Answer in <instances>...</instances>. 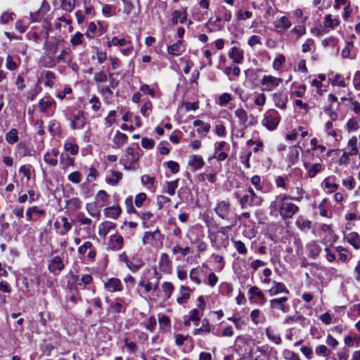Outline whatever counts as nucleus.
<instances>
[{
    "label": "nucleus",
    "instance_id": "obj_1",
    "mask_svg": "<svg viewBox=\"0 0 360 360\" xmlns=\"http://www.w3.org/2000/svg\"><path fill=\"white\" fill-rule=\"evenodd\" d=\"M300 199L299 197H292L285 193H280L276 195L274 200L270 203L271 213H278L283 219H290L300 210L299 207L290 201H300Z\"/></svg>",
    "mask_w": 360,
    "mask_h": 360
},
{
    "label": "nucleus",
    "instance_id": "obj_2",
    "mask_svg": "<svg viewBox=\"0 0 360 360\" xmlns=\"http://www.w3.org/2000/svg\"><path fill=\"white\" fill-rule=\"evenodd\" d=\"M234 196L238 200L240 208L243 210L251 207H259L263 202L262 198L257 195L251 187L248 188L246 194L240 195L238 192H235Z\"/></svg>",
    "mask_w": 360,
    "mask_h": 360
},
{
    "label": "nucleus",
    "instance_id": "obj_3",
    "mask_svg": "<svg viewBox=\"0 0 360 360\" xmlns=\"http://www.w3.org/2000/svg\"><path fill=\"white\" fill-rule=\"evenodd\" d=\"M139 153L135 151L133 147H128L125 150V154L121 157L120 162L124 166V169H134V165L139 162Z\"/></svg>",
    "mask_w": 360,
    "mask_h": 360
},
{
    "label": "nucleus",
    "instance_id": "obj_4",
    "mask_svg": "<svg viewBox=\"0 0 360 360\" xmlns=\"http://www.w3.org/2000/svg\"><path fill=\"white\" fill-rule=\"evenodd\" d=\"M280 119V115L276 110H270L265 113L262 124L269 130L273 131L278 125Z\"/></svg>",
    "mask_w": 360,
    "mask_h": 360
},
{
    "label": "nucleus",
    "instance_id": "obj_5",
    "mask_svg": "<svg viewBox=\"0 0 360 360\" xmlns=\"http://www.w3.org/2000/svg\"><path fill=\"white\" fill-rule=\"evenodd\" d=\"M164 238V235L160 233V231L157 228L154 231H146L143 234L142 241L143 245H151L153 246H158L162 244Z\"/></svg>",
    "mask_w": 360,
    "mask_h": 360
},
{
    "label": "nucleus",
    "instance_id": "obj_6",
    "mask_svg": "<svg viewBox=\"0 0 360 360\" xmlns=\"http://www.w3.org/2000/svg\"><path fill=\"white\" fill-rule=\"evenodd\" d=\"M39 108L41 112L46 115V116L51 117L55 112L56 103L52 98L46 96L39 101Z\"/></svg>",
    "mask_w": 360,
    "mask_h": 360
},
{
    "label": "nucleus",
    "instance_id": "obj_7",
    "mask_svg": "<svg viewBox=\"0 0 360 360\" xmlns=\"http://www.w3.org/2000/svg\"><path fill=\"white\" fill-rule=\"evenodd\" d=\"M282 81L281 78L272 75H264L260 80V84L263 91H271L274 90Z\"/></svg>",
    "mask_w": 360,
    "mask_h": 360
},
{
    "label": "nucleus",
    "instance_id": "obj_8",
    "mask_svg": "<svg viewBox=\"0 0 360 360\" xmlns=\"http://www.w3.org/2000/svg\"><path fill=\"white\" fill-rule=\"evenodd\" d=\"M64 268L63 259L60 256H54L48 264L49 271L55 275L59 274Z\"/></svg>",
    "mask_w": 360,
    "mask_h": 360
},
{
    "label": "nucleus",
    "instance_id": "obj_9",
    "mask_svg": "<svg viewBox=\"0 0 360 360\" xmlns=\"http://www.w3.org/2000/svg\"><path fill=\"white\" fill-rule=\"evenodd\" d=\"M288 300V298L287 297L272 299L269 301L270 307L272 309H277L283 313H288L290 311V306L286 304Z\"/></svg>",
    "mask_w": 360,
    "mask_h": 360
},
{
    "label": "nucleus",
    "instance_id": "obj_10",
    "mask_svg": "<svg viewBox=\"0 0 360 360\" xmlns=\"http://www.w3.org/2000/svg\"><path fill=\"white\" fill-rule=\"evenodd\" d=\"M231 205L228 201L222 200L217 203L214 211L222 219H228Z\"/></svg>",
    "mask_w": 360,
    "mask_h": 360
},
{
    "label": "nucleus",
    "instance_id": "obj_11",
    "mask_svg": "<svg viewBox=\"0 0 360 360\" xmlns=\"http://www.w3.org/2000/svg\"><path fill=\"white\" fill-rule=\"evenodd\" d=\"M86 124V118L82 111L78 110L74 113L72 120L70 122V127L72 129H82Z\"/></svg>",
    "mask_w": 360,
    "mask_h": 360
},
{
    "label": "nucleus",
    "instance_id": "obj_12",
    "mask_svg": "<svg viewBox=\"0 0 360 360\" xmlns=\"http://www.w3.org/2000/svg\"><path fill=\"white\" fill-rule=\"evenodd\" d=\"M104 287L110 292L121 291L123 288L121 281L117 278H108L104 283Z\"/></svg>",
    "mask_w": 360,
    "mask_h": 360
},
{
    "label": "nucleus",
    "instance_id": "obj_13",
    "mask_svg": "<svg viewBox=\"0 0 360 360\" xmlns=\"http://www.w3.org/2000/svg\"><path fill=\"white\" fill-rule=\"evenodd\" d=\"M273 98L275 105L282 110L286 108V103L288 101V98L286 94L284 92H276L273 94Z\"/></svg>",
    "mask_w": 360,
    "mask_h": 360
},
{
    "label": "nucleus",
    "instance_id": "obj_14",
    "mask_svg": "<svg viewBox=\"0 0 360 360\" xmlns=\"http://www.w3.org/2000/svg\"><path fill=\"white\" fill-rule=\"evenodd\" d=\"M15 155L17 158H22L26 156H30L31 149L30 147L24 142H20L17 143L15 148Z\"/></svg>",
    "mask_w": 360,
    "mask_h": 360
},
{
    "label": "nucleus",
    "instance_id": "obj_15",
    "mask_svg": "<svg viewBox=\"0 0 360 360\" xmlns=\"http://www.w3.org/2000/svg\"><path fill=\"white\" fill-rule=\"evenodd\" d=\"M160 269L162 271L166 274H169L172 271V262L169 259V255L167 253H162L159 261Z\"/></svg>",
    "mask_w": 360,
    "mask_h": 360
},
{
    "label": "nucleus",
    "instance_id": "obj_16",
    "mask_svg": "<svg viewBox=\"0 0 360 360\" xmlns=\"http://www.w3.org/2000/svg\"><path fill=\"white\" fill-rule=\"evenodd\" d=\"M268 292L271 296H274L280 293L290 294V291L283 283L276 282L275 281H273V286L268 290Z\"/></svg>",
    "mask_w": 360,
    "mask_h": 360
},
{
    "label": "nucleus",
    "instance_id": "obj_17",
    "mask_svg": "<svg viewBox=\"0 0 360 360\" xmlns=\"http://www.w3.org/2000/svg\"><path fill=\"white\" fill-rule=\"evenodd\" d=\"M324 189L326 193H331L338 189L336 178L335 176H330L326 178L323 182Z\"/></svg>",
    "mask_w": 360,
    "mask_h": 360
},
{
    "label": "nucleus",
    "instance_id": "obj_18",
    "mask_svg": "<svg viewBox=\"0 0 360 360\" xmlns=\"http://www.w3.org/2000/svg\"><path fill=\"white\" fill-rule=\"evenodd\" d=\"M49 10V6L46 1H44L41 8L34 13H30V18L32 22H38L44 17L46 13Z\"/></svg>",
    "mask_w": 360,
    "mask_h": 360
},
{
    "label": "nucleus",
    "instance_id": "obj_19",
    "mask_svg": "<svg viewBox=\"0 0 360 360\" xmlns=\"http://www.w3.org/2000/svg\"><path fill=\"white\" fill-rule=\"evenodd\" d=\"M300 148L297 146H293L290 148L288 154V160L289 162L288 166L290 167L297 163L299 159Z\"/></svg>",
    "mask_w": 360,
    "mask_h": 360
},
{
    "label": "nucleus",
    "instance_id": "obj_20",
    "mask_svg": "<svg viewBox=\"0 0 360 360\" xmlns=\"http://www.w3.org/2000/svg\"><path fill=\"white\" fill-rule=\"evenodd\" d=\"M229 56L235 63L240 64L243 60V51L237 47H232Z\"/></svg>",
    "mask_w": 360,
    "mask_h": 360
},
{
    "label": "nucleus",
    "instance_id": "obj_21",
    "mask_svg": "<svg viewBox=\"0 0 360 360\" xmlns=\"http://www.w3.org/2000/svg\"><path fill=\"white\" fill-rule=\"evenodd\" d=\"M304 168L307 170V176L310 178L314 177L322 170V165L320 163L311 165L309 163L304 164Z\"/></svg>",
    "mask_w": 360,
    "mask_h": 360
},
{
    "label": "nucleus",
    "instance_id": "obj_22",
    "mask_svg": "<svg viewBox=\"0 0 360 360\" xmlns=\"http://www.w3.org/2000/svg\"><path fill=\"white\" fill-rule=\"evenodd\" d=\"M184 51L182 41H178L167 47V52L172 56H179Z\"/></svg>",
    "mask_w": 360,
    "mask_h": 360
},
{
    "label": "nucleus",
    "instance_id": "obj_23",
    "mask_svg": "<svg viewBox=\"0 0 360 360\" xmlns=\"http://www.w3.org/2000/svg\"><path fill=\"white\" fill-rule=\"evenodd\" d=\"M188 165L192 167L194 170H198L204 165V160L200 155H192L189 158Z\"/></svg>",
    "mask_w": 360,
    "mask_h": 360
},
{
    "label": "nucleus",
    "instance_id": "obj_24",
    "mask_svg": "<svg viewBox=\"0 0 360 360\" xmlns=\"http://www.w3.org/2000/svg\"><path fill=\"white\" fill-rule=\"evenodd\" d=\"M345 239L351 244L355 249L360 248V237L356 232H351L348 235L345 236Z\"/></svg>",
    "mask_w": 360,
    "mask_h": 360
},
{
    "label": "nucleus",
    "instance_id": "obj_25",
    "mask_svg": "<svg viewBox=\"0 0 360 360\" xmlns=\"http://www.w3.org/2000/svg\"><path fill=\"white\" fill-rule=\"evenodd\" d=\"M186 20V11L184 10L183 12L179 10H174L172 13V22L173 24H177L179 21L181 24H183Z\"/></svg>",
    "mask_w": 360,
    "mask_h": 360
},
{
    "label": "nucleus",
    "instance_id": "obj_26",
    "mask_svg": "<svg viewBox=\"0 0 360 360\" xmlns=\"http://www.w3.org/2000/svg\"><path fill=\"white\" fill-rule=\"evenodd\" d=\"M127 140L128 136L125 134L117 131L113 137L112 142L116 146V148H120L127 143Z\"/></svg>",
    "mask_w": 360,
    "mask_h": 360
},
{
    "label": "nucleus",
    "instance_id": "obj_27",
    "mask_svg": "<svg viewBox=\"0 0 360 360\" xmlns=\"http://www.w3.org/2000/svg\"><path fill=\"white\" fill-rule=\"evenodd\" d=\"M265 333L268 339L274 342L276 345H280L282 342L281 338L278 333H277L273 328H266L265 330Z\"/></svg>",
    "mask_w": 360,
    "mask_h": 360
},
{
    "label": "nucleus",
    "instance_id": "obj_28",
    "mask_svg": "<svg viewBox=\"0 0 360 360\" xmlns=\"http://www.w3.org/2000/svg\"><path fill=\"white\" fill-rule=\"evenodd\" d=\"M110 195L103 190H100L96 195V203L100 206L103 207L108 204V200Z\"/></svg>",
    "mask_w": 360,
    "mask_h": 360
},
{
    "label": "nucleus",
    "instance_id": "obj_29",
    "mask_svg": "<svg viewBox=\"0 0 360 360\" xmlns=\"http://www.w3.org/2000/svg\"><path fill=\"white\" fill-rule=\"evenodd\" d=\"M5 139L8 144L16 143L19 140L18 131L17 129L12 128L5 135Z\"/></svg>",
    "mask_w": 360,
    "mask_h": 360
},
{
    "label": "nucleus",
    "instance_id": "obj_30",
    "mask_svg": "<svg viewBox=\"0 0 360 360\" xmlns=\"http://www.w3.org/2000/svg\"><path fill=\"white\" fill-rule=\"evenodd\" d=\"M122 210L119 205L112 206L104 209V214L107 217L116 219L119 217Z\"/></svg>",
    "mask_w": 360,
    "mask_h": 360
},
{
    "label": "nucleus",
    "instance_id": "obj_31",
    "mask_svg": "<svg viewBox=\"0 0 360 360\" xmlns=\"http://www.w3.org/2000/svg\"><path fill=\"white\" fill-rule=\"evenodd\" d=\"M274 25L276 29L282 30H287L291 26V22L285 16L281 17L278 20L274 21Z\"/></svg>",
    "mask_w": 360,
    "mask_h": 360
},
{
    "label": "nucleus",
    "instance_id": "obj_32",
    "mask_svg": "<svg viewBox=\"0 0 360 360\" xmlns=\"http://www.w3.org/2000/svg\"><path fill=\"white\" fill-rule=\"evenodd\" d=\"M295 224L302 231L307 232L311 229V222L301 216L297 217Z\"/></svg>",
    "mask_w": 360,
    "mask_h": 360
},
{
    "label": "nucleus",
    "instance_id": "obj_33",
    "mask_svg": "<svg viewBox=\"0 0 360 360\" xmlns=\"http://www.w3.org/2000/svg\"><path fill=\"white\" fill-rule=\"evenodd\" d=\"M307 250L309 252V257L314 259L321 252L320 246L316 242H311L307 245Z\"/></svg>",
    "mask_w": 360,
    "mask_h": 360
},
{
    "label": "nucleus",
    "instance_id": "obj_34",
    "mask_svg": "<svg viewBox=\"0 0 360 360\" xmlns=\"http://www.w3.org/2000/svg\"><path fill=\"white\" fill-rule=\"evenodd\" d=\"M68 53V51L65 49H63L60 53L56 56V58H53L51 60H49V62H47L45 65L46 67L48 68H52L55 66L57 63H60V61H65V56Z\"/></svg>",
    "mask_w": 360,
    "mask_h": 360
},
{
    "label": "nucleus",
    "instance_id": "obj_35",
    "mask_svg": "<svg viewBox=\"0 0 360 360\" xmlns=\"http://www.w3.org/2000/svg\"><path fill=\"white\" fill-rule=\"evenodd\" d=\"M68 209L75 212L79 210L82 207V201L78 198H72L66 202Z\"/></svg>",
    "mask_w": 360,
    "mask_h": 360
},
{
    "label": "nucleus",
    "instance_id": "obj_36",
    "mask_svg": "<svg viewBox=\"0 0 360 360\" xmlns=\"http://www.w3.org/2000/svg\"><path fill=\"white\" fill-rule=\"evenodd\" d=\"M236 117L238 119L240 125H245L248 121V113L243 108H238L234 112Z\"/></svg>",
    "mask_w": 360,
    "mask_h": 360
},
{
    "label": "nucleus",
    "instance_id": "obj_37",
    "mask_svg": "<svg viewBox=\"0 0 360 360\" xmlns=\"http://www.w3.org/2000/svg\"><path fill=\"white\" fill-rule=\"evenodd\" d=\"M60 159V164L63 169H66L69 167L74 165V158L68 155L62 154Z\"/></svg>",
    "mask_w": 360,
    "mask_h": 360
},
{
    "label": "nucleus",
    "instance_id": "obj_38",
    "mask_svg": "<svg viewBox=\"0 0 360 360\" xmlns=\"http://www.w3.org/2000/svg\"><path fill=\"white\" fill-rule=\"evenodd\" d=\"M210 331V326L207 319H203L202 321V326L199 328H195L193 331V335H199L202 333H209Z\"/></svg>",
    "mask_w": 360,
    "mask_h": 360
},
{
    "label": "nucleus",
    "instance_id": "obj_39",
    "mask_svg": "<svg viewBox=\"0 0 360 360\" xmlns=\"http://www.w3.org/2000/svg\"><path fill=\"white\" fill-rule=\"evenodd\" d=\"M166 184L167 186L164 192L169 195H174L175 193V190L179 185V179H176L172 181H167Z\"/></svg>",
    "mask_w": 360,
    "mask_h": 360
},
{
    "label": "nucleus",
    "instance_id": "obj_40",
    "mask_svg": "<svg viewBox=\"0 0 360 360\" xmlns=\"http://www.w3.org/2000/svg\"><path fill=\"white\" fill-rule=\"evenodd\" d=\"M122 178V174L120 172L112 171V176L106 179V182L109 184L115 186L118 184Z\"/></svg>",
    "mask_w": 360,
    "mask_h": 360
},
{
    "label": "nucleus",
    "instance_id": "obj_41",
    "mask_svg": "<svg viewBox=\"0 0 360 360\" xmlns=\"http://www.w3.org/2000/svg\"><path fill=\"white\" fill-rule=\"evenodd\" d=\"M193 124L195 127H199V128L198 129V133H207L210 129V125L207 123H205L202 120H195Z\"/></svg>",
    "mask_w": 360,
    "mask_h": 360
},
{
    "label": "nucleus",
    "instance_id": "obj_42",
    "mask_svg": "<svg viewBox=\"0 0 360 360\" xmlns=\"http://www.w3.org/2000/svg\"><path fill=\"white\" fill-rule=\"evenodd\" d=\"M162 288L166 299H169L174 291V287L170 282H164L162 285Z\"/></svg>",
    "mask_w": 360,
    "mask_h": 360
},
{
    "label": "nucleus",
    "instance_id": "obj_43",
    "mask_svg": "<svg viewBox=\"0 0 360 360\" xmlns=\"http://www.w3.org/2000/svg\"><path fill=\"white\" fill-rule=\"evenodd\" d=\"M155 178L152 177L149 175H143L141 176V183L144 186H147L148 188L150 190H153L154 188L155 184Z\"/></svg>",
    "mask_w": 360,
    "mask_h": 360
},
{
    "label": "nucleus",
    "instance_id": "obj_44",
    "mask_svg": "<svg viewBox=\"0 0 360 360\" xmlns=\"http://www.w3.org/2000/svg\"><path fill=\"white\" fill-rule=\"evenodd\" d=\"M77 281L78 276L71 273L67 281L66 288L69 290H76Z\"/></svg>",
    "mask_w": 360,
    "mask_h": 360
},
{
    "label": "nucleus",
    "instance_id": "obj_45",
    "mask_svg": "<svg viewBox=\"0 0 360 360\" xmlns=\"http://www.w3.org/2000/svg\"><path fill=\"white\" fill-rule=\"evenodd\" d=\"M108 77L109 75H108L104 71L101 70L94 73V79L97 84L105 83L108 81Z\"/></svg>",
    "mask_w": 360,
    "mask_h": 360
},
{
    "label": "nucleus",
    "instance_id": "obj_46",
    "mask_svg": "<svg viewBox=\"0 0 360 360\" xmlns=\"http://www.w3.org/2000/svg\"><path fill=\"white\" fill-rule=\"evenodd\" d=\"M125 309L126 308L120 302H113L110 303L108 310L113 313H123Z\"/></svg>",
    "mask_w": 360,
    "mask_h": 360
},
{
    "label": "nucleus",
    "instance_id": "obj_47",
    "mask_svg": "<svg viewBox=\"0 0 360 360\" xmlns=\"http://www.w3.org/2000/svg\"><path fill=\"white\" fill-rule=\"evenodd\" d=\"M357 144V139L356 137H353L348 142V148L349 151L348 153L350 155H356L358 153V149L356 147Z\"/></svg>",
    "mask_w": 360,
    "mask_h": 360
},
{
    "label": "nucleus",
    "instance_id": "obj_48",
    "mask_svg": "<svg viewBox=\"0 0 360 360\" xmlns=\"http://www.w3.org/2000/svg\"><path fill=\"white\" fill-rule=\"evenodd\" d=\"M123 238L122 236H115L110 240L111 247L112 250H120L123 246Z\"/></svg>",
    "mask_w": 360,
    "mask_h": 360
},
{
    "label": "nucleus",
    "instance_id": "obj_49",
    "mask_svg": "<svg viewBox=\"0 0 360 360\" xmlns=\"http://www.w3.org/2000/svg\"><path fill=\"white\" fill-rule=\"evenodd\" d=\"M189 290V288L181 285L180 288V291L182 293L181 297H179L177 298V302L180 304H184L188 299L190 297V295L188 292H186L185 291Z\"/></svg>",
    "mask_w": 360,
    "mask_h": 360
},
{
    "label": "nucleus",
    "instance_id": "obj_50",
    "mask_svg": "<svg viewBox=\"0 0 360 360\" xmlns=\"http://www.w3.org/2000/svg\"><path fill=\"white\" fill-rule=\"evenodd\" d=\"M64 150L69 152L71 155H75L78 153L79 147L74 143L68 142L64 144Z\"/></svg>",
    "mask_w": 360,
    "mask_h": 360
},
{
    "label": "nucleus",
    "instance_id": "obj_51",
    "mask_svg": "<svg viewBox=\"0 0 360 360\" xmlns=\"http://www.w3.org/2000/svg\"><path fill=\"white\" fill-rule=\"evenodd\" d=\"M233 246L240 255H245L248 250L243 242L241 240H233Z\"/></svg>",
    "mask_w": 360,
    "mask_h": 360
},
{
    "label": "nucleus",
    "instance_id": "obj_52",
    "mask_svg": "<svg viewBox=\"0 0 360 360\" xmlns=\"http://www.w3.org/2000/svg\"><path fill=\"white\" fill-rule=\"evenodd\" d=\"M143 266V262L141 260H138L136 262L129 261L127 262V266L132 271H138Z\"/></svg>",
    "mask_w": 360,
    "mask_h": 360
},
{
    "label": "nucleus",
    "instance_id": "obj_53",
    "mask_svg": "<svg viewBox=\"0 0 360 360\" xmlns=\"http://www.w3.org/2000/svg\"><path fill=\"white\" fill-rule=\"evenodd\" d=\"M75 5V0H62V8L67 12H71Z\"/></svg>",
    "mask_w": 360,
    "mask_h": 360
},
{
    "label": "nucleus",
    "instance_id": "obj_54",
    "mask_svg": "<svg viewBox=\"0 0 360 360\" xmlns=\"http://www.w3.org/2000/svg\"><path fill=\"white\" fill-rule=\"evenodd\" d=\"M287 177H284L283 176H278L275 179L276 186L278 188H283L284 190H288V184L286 183Z\"/></svg>",
    "mask_w": 360,
    "mask_h": 360
},
{
    "label": "nucleus",
    "instance_id": "obj_55",
    "mask_svg": "<svg viewBox=\"0 0 360 360\" xmlns=\"http://www.w3.org/2000/svg\"><path fill=\"white\" fill-rule=\"evenodd\" d=\"M323 25L326 27L334 28L335 26L338 25V20H333L330 14L326 15Z\"/></svg>",
    "mask_w": 360,
    "mask_h": 360
},
{
    "label": "nucleus",
    "instance_id": "obj_56",
    "mask_svg": "<svg viewBox=\"0 0 360 360\" xmlns=\"http://www.w3.org/2000/svg\"><path fill=\"white\" fill-rule=\"evenodd\" d=\"M283 356L285 360H301L298 354L288 349L283 352Z\"/></svg>",
    "mask_w": 360,
    "mask_h": 360
},
{
    "label": "nucleus",
    "instance_id": "obj_57",
    "mask_svg": "<svg viewBox=\"0 0 360 360\" xmlns=\"http://www.w3.org/2000/svg\"><path fill=\"white\" fill-rule=\"evenodd\" d=\"M46 46L47 53L49 55V59L51 60L53 58V57L57 52V49H58L57 45L53 43H46Z\"/></svg>",
    "mask_w": 360,
    "mask_h": 360
},
{
    "label": "nucleus",
    "instance_id": "obj_58",
    "mask_svg": "<svg viewBox=\"0 0 360 360\" xmlns=\"http://www.w3.org/2000/svg\"><path fill=\"white\" fill-rule=\"evenodd\" d=\"M81 173L78 171H75L68 175V179L73 184H79L81 181Z\"/></svg>",
    "mask_w": 360,
    "mask_h": 360
},
{
    "label": "nucleus",
    "instance_id": "obj_59",
    "mask_svg": "<svg viewBox=\"0 0 360 360\" xmlns=\"http://www.w3.org/2000/svg\"><path fill=\"white\" fill-rule=\"evenodd\" d=\"M285 62V58L283 55L280 54L278 56L274 59L273 62V68L278 70L281 69L282 65Z\"/></svg>",
    "mask_w": 360,
    "mask_h": 360
},
{
    "label": "nucleus",
    "instance_id": "obj_60",
    "mask_svg": "<svg viewBox=\"0 0 360 360\" xmlns=\"http://www.w3.org/2000/svg\"><path fill=\"white\" fill-rule=\"evenodd\" d=\"M248 292L250 295H255L259 299L262 300L264 302L266 300L263 292L257 286H252L249 289Z\"/></svg>",
    "mask_w": 360,
    "mask_h": 360
},
{
    "label": "nucleus",
    "instance_id": "obj_61",
    "mask_svg": "<svg viewBox=\"0 0 360 360\" xmlns=\"http://www.w3.org/2000/svg\"><path fill=\"white\" fill-rule=\"evenodd\" d=\"M76 220L81 225H87V226H89L92 221L90 218L86 217L84 216V213H82V212H80L77 214V216L76 217Z\"/></svg>",
    "mask_w": 360,
    "mask_h": 360
},
{
    "label": "nucleus",
    "instance_id": "obj_62",
    "mask_svg": "<svg viewBox=\"0 0 360 360\" xmlns=\"http://www.w3.org/2000/svg\"><path fill=\"white\" fill-rule=\"evenodd\" d=\"M315 352L317 355H321L323 356H328L330 355V350L325 345H319L315 349Z\"/></svg>",
    "mask_w": 360,
    "mask_h": 360
},
{
    "label": "nucleus",
    "instance_id": "obj_63",
    "mask_svg": "<svg viewBox=\"0 0 360 360\" xmlns=\"http://www.w3.org/2000/svg\"><path fill=\"white\" fill-rule=\"evenodd\" d=\"M252 16V13L248 11H243L242 10H239L236 14V17L238 20H244L246 19H249Z\"/></svg>",
    "mask_w": 360,
    "mask_h": 360
},
{
    "label": "nucleus",
    "instance_id": "obj_64",
    "mask_svg": "<svg viewBox=\"0 0 360 360\" xmlns=\"http://www.w3.org/2000/svg\"><path fill=\"white\" fill-rule=\"evenodd\" d=\"M232 97L231 95L229 93H224L219 97V104L221 106L227 104L230 101H231Z\"/></svg>",
    "mask_w": 360,
    "mask_h": 360
}]
</instances>
